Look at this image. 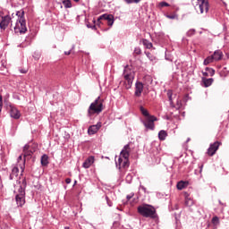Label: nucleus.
Wrapping results in <instances>:
<instances>
[{
	"label": "nucleus",
	"instance_id": "nucleus-21",
	"mask_svg": "<svg viewBox=\"0 0 229 229\" xmlns=\"http://www.w3.org/2000/svg\"><path fill=\"white\" fill-rule=\"evenodd\" d=\"M202 83L204 84V87H206V88L210 87V85H212V83H214V79H212V78L207 79L205 77H202Z\"/></svg>",
	"mask_w": 229,
	"mask_h": 229
},
{
	"label": "nucleus",
	"instance_id": "nucleus-33",
	"mask_svg": "<svg viewBox=\"0 0 229 229\" xmlns=\"http://www.w3.org/2000/svg\"><path fill=\"white\" fill-rule=\"evenodd\" d=\"M211 223L214 225V226H217V225H219V216H214Z\"/></svg>",
	"mask_w": 229,
	"mask_h": 229
},
{
	"label": "nucleus",
	"instance_id": "nucleus-11",
	"mask_svg": "<svg viewBox=\"0 0 229 229\" xmlns=\"http://www.w3.org/2000/svg\"><path fill=\"white\" fill-rule=\"evenodd\" d=\"M130 144L125 145L120 153L119 158L130 160Z\"/></svg>",
	"mask_w": 229,
	"mask_h": 229
},
{
	"label": "nucleus",
	"instance_id": "nucleus-23",
	"mask_svg": "<svg viewBox=\"0 0 229 229\" xmlns=\"http://www.w3.org/2000/svg\"><path fill=\"white\" fill-rule=\"evenodd\" d=\"M142 44L146 49H151L153 47V43H151L149 40L143 38L142 39Z\"/></svg>",
	"mask_w": 229,
	"mask_h": 229
},
{
	"label": "nucleus",
	"instance_id": "nucleus-32",
	"mask_svg": "<svg viewBox=\"0 0 229 229\" xmlns=\"http://www.w3.org/2000/svg\"><path fill=\"white\" fill-rule=\"evenodd\" d=\"M132 180H133V175L131 174H129L126 175L125 177L126 183H131Z\"/></svg>",
	"mask_w": 229,
	"mask_h": 229
},
{
	"label": "nucleus",
	"instance_id": "nucleus-36",
	"mask_svg": "<svg viewBox=\"0 0 229 229\" xmlns=\"http://www.w3.org/2000/svg\"><path fill=\"white\" fill-rule=\"evenodd\" d=\"M32 56L34 58V60H40V54H39V52H34Z\"/></svg>",
	"mask_w": 229,
	"mask_h": 229
},
{
	"label": "nucleus",
	"instance_id": "nucleus-31",
	"mask_svg": "<svg viewBox=\"0 0 229 229\" xmlns=\"http://www.w3.org/2000/svg\"><path fill=\"white\" fill-rule=\"evenodd\" d=\"M167 98H168L170 105H173V90L169 89L167 91Z\"/></svg>",
	"mask_w": 229,
	"mask_h": 229
},
{
	"label": "nucleus",
	"instance_id": "nucleus-9",
	"mask_svg": "<svg viewBox=\"0 0 229 229\" xmlns=\"http://www.w3.org/2000/svg\"><path fill=\"white\" fill-rule=\"evenodd\" d=\"M209 6L208 0L199 2V10H197V12L199 13H208Z\"/></svg>",
	"mask_w": 229,
	"mask_h": 229
},
{
	"label": "nucleus",
	"instance_id": "nucleus-55",
	"mask_svg": "<svg viewBox=\"0 0 229 229\" xmlns=\"http://www.w3.org/2000/svg\"><path fill=\"white\" fill-rule=\"evenodd\" d=\"M74 3H80V0H73Z\"/></svg>",
	"mask_w": 229,
	"mask_h": 229
},
{
	"label": "nucleus",
	"instance_id": "nucleus-56",
	"mask_svg": "<svg viewBox=\"0 0 229 229\" xmlns=\"http://www.w3.org/2000/svg\"><path fill=\"white\" fill-rule=\"evenodd\" d=\"M18 158H19V160H21V158H22V156H20Z\"/></svg>",
	"mask_w": 229,
	"mask_h": 229
},
{
	"label": "nucleus",
	"instance_id": "nucleus-38",
	"mask_svg": "<svg viewBox=\"0 0 229 229\" xmlns=\"http://www.w3.org/2000/svg\"><path fill=\"white\" fill-rule=\"evenodd\" d=\"M146 56L148 57V59H150L151 62H153V60H155V57H153V55H151V53L149 52H145Z\"/></svg>",
	"mask_w": 229,
	"mask_h": 229
},
{
	"label": "nucleus",
	"instance_id": "nucleus-20",
	"mask_svg": "<svg viewBox=\"0 0 229 229\" xmlns=\"http://www.w3.org/2000/svg\"><path fill=\"white\" fill-rule=\"evenodd\" d=\"M41 165L43 167H47V165H49V157L47 154H44L41 157Z\"/></svg>",
	"mask_w": 229,
	"mask_h": 229
},
{
	"label": "nucleus",
	"instance_id": "nucleus-53",
	"mask_svg": "<svg viewBox=\"0 0 229 229\" xmlns=\"http://www.w3.org/2000/svg\"><path fill=\"white\" fill-rule=\"evenodd\" d=\"M21 74H26V71H24V70H21Z\"/></svg>",
	"mask_w": 229,
	"mask_h": 229
},
{
	"label": "nucleus",
	"instance_id": "nucleus-59",
	"mask_svg": "<svg viewBox=\"0 0 229 229\" xmlns=\"http://www.w3.org/2000/svg\"><path fill=\"white\" fill-rule=\"evenodd\" d=\"M14 15H15V14H14V13H13V14H12V17H14Z\"/></svg>",
	"mask_w": 229,
	"mask_h": 229
},
{
	"label": "nucleus",
	"instance_id": "nucleus-52",
	"mask_svg": "<svg viewBox=\"0 0 229 229\" xmlns=\"http://www.w3.org/2000/svg\"><path fill=\"white\" fill-rule=\"evenodd\" d=\"M210 69H211L210 67H206V68H205L206 72H208V71H209Z\"/></svg>",
	"mask_w": 229,
	"mask_h": 229
},
{
	"label": "nucleus",
	"instance_id": "nucleus-17",
	"mask_svg": "<svg viewBox=\"0 0 229 229\" xmlns=\"http://www.w3.org/2000/svg\"><path fill=\"white\" fill-rule=\"evenodd\" d=\"M211 56H213V60L215 61V62H219L220 60H223V56H224V55H223V51H221V50H216L214 53H213V55H211Z\"/></svg>",
	"mask_w": 229,
	"mask_h": 229
},
{
	"label": "nucleus",
	"instance_id": "nucleus-29",
	"mask_svg": "<svg viewBox=\"0 0 229 229\" xmlns=\"http://www.w3.org/2000/svg\"><path fill=\"white\" fill-rule=\"evenodd\" d=\"M63 4L64 8H72V2L71 0H63Z\"/></svg>",
	"mask_w": 229,
	"mask_h": 229
},
{
	"label": "nucleus",
	"instance_id": "nucleus-10",
	"mask_svg": "<svg viewBox=\"0 0 229 229\" xmlns=\"http://www.w3.org/2000/svg\"><path fill=\"white\" fill-rule=\"evenodd\" d=\"M220 145H221V143L219 141H216L213 144H211L209 146V148H208V155L209 157H214V155H216V151H217V149H219Z\"/></svg>",
	"mask_w": 229,
	"mask_h": 229
},
{
	"label": "nucleus",
	"instance_id": "nucleus-42",
	"mask_svg": "<svg viewBox=\"0 0 229 229\" xmlns=\"http://www.w3.org/2000/svg\"><path fill=\"white\" fill-rule=\"evenodd\" d=\"M75 46L72 45V49H70L69 51H65L64 55H66V56H69V55H71V53H72V49H74Z\"/></svg>",
	"mask_w": 229,
	"mask_h": 229
},
{
	"label": "nucleus",
	"instance_id": "nucleus-5",
	"mask_svg": "<svg viewBox=\"0 0 229 229\" xmlns=\"http://www.w3.org/2000/svg\"><path fill=\"white\" fill-rule=\"evenodd\" d=\"M101 21H107V25L112 27L114 26V22L115 20H114V16L112 14H102L100 15L97 20V26H101L102 22Z\"/></svg>",
	"mask_w": 229,
	"mask_h": 229
},
{
	"label": "nucleus",
	"instance_id": "nucleus-19",
	"mask_svg": "<svg viewBox=\"0 0 229 229\" xmlns=\"http://www.w3.org/2000/svg\"><path fill=\"white\" fill-rule=\"evenodd\" d=\"M19 176V167L14 166L12 169V173L9 175V180H14V178H17Z\"/></svg>",
	"mask_w": 229,
	"mask_h": 229
},
{
	"label": "nucleus",
	"instance_id": "nucleus-39",
	"mask_svg": "<svg viewBox=\"0 0 229 229\" xmlns=\"http://www.w3.org/2000/svg\"><path fill=\"white\" fill-rule=\"evenodd\" d=\"M165 18L174 20L176 19V14H165Z\"/></svg>",
	"mask_w": 229,
	"mask_h": 229
},
{
	"label": "nucleus",
	"instance_id": "nucleus-4",
	"mask_svg": "<svg viewBox=\"0 0 229 229\" xmlns=\"http://www.w3.org/2000/svg\"><path fill=\"white\" fill-rule=\"evenodd\" d=\"M138 213L143 217H150V219H157V210L149 205H140L138 207Z\"/></svg>",
	"mask_w": 229,
	"mask_h": 229
},
{
	"label": "nucleus",
	"instance_id": "nucleus-41",
	"mask_svg": "<svg viewBox=\"0 0 229 229\" xmlns=\"http://www.w3.org/2000/svg\"><path fill=\"white\" fill-rule=\"evenodd\" d=\"M28 185V182H26V178H23L22 181H21V187H24V189H26Z\"/></svg>",
	"mask_w": 229,
	"mask_h": 229
},
{
	"label": "nucleus",
	"instance_id": "nucleus-16",
	"mask_svg": "<svg viewBox=\"0 0 229 229\" xmlns=\"http://www.w3.org/2000/svg\"><path fill=\"white\" fill-rule=\"evenodd\" d=\"M15 201L17 207L22 208L26 203V196L15 195Z\"/></svg>",
	"mask_w": 229,
	"mask_h": 229
},
{
	"label": "nucleus",
	"instance_id": "nucleus-54",
	"mask_svg": "<svg viewBox=\"0 0 229 229\" xmlns=\"http://www.w3.org/2000/svg\"><path fill=\"white\" fill-rule=\"evenodd\" d=\"M201 171H203V165L200 166L199 173H201Z\"/></svg>",
	"mask_w": 229,
	"mask_h": 229
},
{
	"label": "nucleus",
	"instance_id": "nucleus-8",
	"mask_svg": "<svg viewBox=\"0 0 229 229\" xmlns=\"http://www.w3.org/2000/svg\"><path fill=\"white\" fill-rule=\"evenodd\" d=\"M115 165L117 169H127V167H130V159H123V157H119L118 161H115Z\"/></svg>",
	"mask_w": 229,
	"mask_h": 229
},
{
	"label": "nucleus",
	"instance_id": "nucleus-34",
	"mask_svg": "<svg viewBox=\"0 0 229 229\" xmlns=\"http://www.w3.org/2000/svg\"><path fill=\"white\" fill-rule=\"evenodd\" d=\"M196 34V30L194 29H191L187 31L186 35L187 37H192Z\"/></svg>",
	"mask_w": 229,
	"mask_h": 229
},
{
	"label": "nucleus",
	"instance_id": "nucleus-47",
	"mask_svg": "<svg viewBox=\"0 0 229 229\" xmlns=\"http://www.w3.org/2000/svg\"><path fill=\"white\" fill-rule=\"evenodd\" d=\"M71 182H72V180H71V178L65 179V183L69 184V183H71Z\"/></svg>",
	"mask_w": 229,
	"mask_h": 229
},
{
	"label": "nucleus",
	"instance_id": "nucleus-26",
	"mask_svg": "<svg viewBox=\"0 0 229 229\" xmlns=\"http://www.w3.org/2000/svg\"><path fill=\"white\" fill-rule=\"evenodd\" d=\"M213 62H216L214 60V57L212 55H209L206 59H204L203 65H208V64H212Z\"/></svg>",
	"mask_w": 229,
	"mask_h": 229
},
{
	"label": "nucleus",
	"instance_id": "nucleus-18",
	"mask_svg": "<svg viewBox=\"0 0 229 229\" xmlns=\"http://www.w3.org/2000/svg\"><path fill=\"white\" fill-rule=\"evenodd\" d=\"M92 164H94V157L90 156L83 162L82 167H84V169H89Z\"/></svg>",
	"mask_w": 229,
	"mask_h": 229
},
{
	"label": "nucleus",
	"instance_id": "nucleus-12",
	"mask_svg": "<svg viewBox=\"0 0 229 229\" xmlns=\"http://www.w3.org/2000/svg\"><path fill=\"white\" fill-rule=\"evenodd\" d=\"M142 90H144V84L140 81L135 83V92L134 95L136 98H140L142 96Z\"/></svg>",
	"mask_w": 229,
	"mask_h": 229
},
{
	"label": "nucleus",
	"instance_id": "nucleus-22",
	"mask_svg": "<svg viewBox=\"0 0 229 229\" xmlns=\"http://www.w3.org/2000/svg\"><path fill=\"white\" fill-rule=\"evenodd\" d=\"M184 204L185 207H192V205H194V200L189 195H186Z\"/></svg>",
	"mask_w": 229,
	"mask_h": 229
},
{
	"label": "nucleus",
	"instance_id": "nucleus-14",
	"mask_svg": "<svg viewBox=\"0 0 229 229\" xmlns=\"http://www.w3.org/2000/svg\"><path fill=\"white\" fill-rule=\"evenodd\" d=\"M10 115L13 119H21V111L15 106H11Z\"/></svg>",
	"mask_w": 229,
	"mask_h": 229
},
{
	"label": "nucleus",
	"instance_id": "nucleus-48",
	"mask_svg": "<svg viewBox=\"0 0 229 229\" xmlns=\"http://www.w3.org/2000/svg\"><path fill=\"white\" fill-rule=\"evenodd\" d=\"M202 75L207 78V76H209L208 75V72H202Z\"/></svg>",
	"mask_w": 229,
	"mask_h": 229
},
{
	"label": "nucleus",
	"instance_id": "nucleus-1",
	"mask_svg": "<svg viewBox=\"0 0 229 229\" xmlns=\"http://www.w3.org/2000/svg\"><path fill=\"white\" fill-rule=\"evenodd\" d=\"M15 15H17L18 19L13 28L14 33H20L21 35H23V33L28 31V28L26 27V18L24 17V10L17 11Z\"/></svg>",
	"mask_w": 229,
	"mask_h": 229
},
{
	"label": "nucleus",
	"instance_id": "nucleus-25",
	"mask_svg": "<svg viewBox=\"0 0 229 229\" xmlns=\"http://www.w3.org/2000/svg\"><path fill=\"white\" fill-rule=\"evenodd\" d=\"M167 137V131H164V130H161L159 132H158V139L159 140H165Z\"/></svg>",
	"mask_w": 229,
	"mask_h": 229
},
{
	"label": "nucleus",
	"instance_id": "nucleus-3",
	"mask_svg": "<svg viewBox=\"0 0 229 229\" xmlns=\"http://www.w3.org/2000/svg\"><path fill=\"white\" fill-rule=\"evenodd\" d=\"M123 76L125 85V89L128 90L131 89V86L133 85V80H135V72L131 71V68H130V65L126 64L123 65Z\"/></svg>",
	"mask_w": 229,
	"mask_h": 229
},
{
	"label": "nucleus",
	"instance_id": "nucleus-44",
	"mask_svg": "<svg viewBox=\"0 0 229 229\" xmlns=\"http://www.w3.org/2000/svg\"><path fill=\"white\" fill-rule=\"evenodd\" d=\"M106 201L108 207H112L113 203H112V200H110V199L108 198V196H106Z\"/></svg>",
	"mask_w": 229,
	"mask_h": 229
},
{
	"label": "nucleus",
	"instance_id": "nucleus-46",
	"mask_svg": "<svg viewBox=\"0 0 229 229\" xmlns=\"http://www.w3.org/2000/svg\"><path fill=\"white\" fill-rule=\"evenodd\" d=\"M124 2L127 4H131L133 2V0H124Z\"/></svg>",
	"mask_w": 229,
	"mask_h": 229
},
{
	"label": "nucleus",
	"instance_id": "nucleus-6",
	"mask_svg": "<svg viewBox=\"0 0 229 229\" xmlns=\"http://www.w3.org/2000/svg\"><path fill=\"white\" fill-rule=\"evenodd\" d=\"M155 121H157V118L155 115H152L145 120H141V123L145 126L146 130H155Z\"/></svg>",
	"mask_w": 229,
	"mask_h": 229
},
{
	"label": "nucleus",
	"instance_id": "nucleus-30",
	"mask_svg": "<svg viewBox=\"0 0 229 229\" xmlns=\"http://www.w3.org/2000/svg\"><path fill=\"white\" fill-rule=\"evenodd\" d=\"M86 26L90 30H98V28H96V20H93V24H91L90 22H87Z\"/></svg>",
	"mask_w": 229,
	"mask_h": 229
},
{
	"label": "nucleus",
	"instance_id": "nucleus-58",
	"mask_svg": "<svg viewBox=\"0 0 229 229\" xmlns=\"http://www.w3.org/2000/svg\"><path fill=\"white\" fill-rule=\"evenodd\" d=\"M219 204H220V205H223V203L221 202V200H219Z\"/></svg>",
	"mask_w": 229,
	"mask_h": 229
},
{
	"label": "nucleus",
	"instance_id": "nucleus-45",
	"mask_svg": "<svg viewBox=\"0 0 229 229\" xmlns=\"http://www.w3.org/2000/svg\"><path fill=\"white\" fill-rule=\"evenodd\" d=\"M3 110V95L0 94V114Z\"/></svg>",
	"mask_w": 229,
	"mask_h": 229
},
{
	"label": "nucleus",
	"instance_id": "nucleus-43",
	"mask_svg": "<svg viewBox=\"0 0 229 229\" xmlns=\"http://www.w3.org/2000/svg\"><path fill=\"white\" fill-rule=\"evenodd\" d=\"M135 196V193L131 192L129 195L126 196V199L127 201H130V199H131V198H133Z\"/></svg>",
	"mask_w": 229,
	"mask_h": 229
},
{
	"label": "nucleus",
	"instance_id": "nucleus-40",
	"mask_svg": "<svg viewBox=\"0 0 229 229\" xmlns=\"http://www.w3.org/2000/svg\"><path fill=\"white\" fill-rule=\"evenodd\" d=\"M209 76H214L216 74V70L214 68H210L209 71H208Z\"/></svg>",
	"mask_w": 229,
	"mask_h": 229
},
{
	"label": "nucleus",
	"instance_id": "nucleus-24",
	"mask_svg": "<svg viewBox=\"0 0 229 229\" xmlns=\"http://www.w3.org/2000/svg\"><path fill=\"white\" fill-rule=\"evenodd\" d=\"M140 112H141V114L144 115V117L148 118V117L153 116V115H150L148 109L144 108V106H140Z\"/></svg>",
	"mask_w": 229,
	"mask_h": 229
},
{
	"label": "nucleus",
	"instance_id": "nucleus-2",
	"mask_svg": "<svg viewBox=\"0 0 229 229\" xmlns=\"http://www.w3.org/2000/svg\"><path fill=\"white\" fill-rule=\"evenodd\" d=\"M105 100L101 99V97H98L94 102L90 104L88 108L87 117H92V115H99L103 112V103Z\"/></svg>",
	"mask_w": 229,
	"mask_h": 229
},
{
	"label": "nucleus",
	"instance_id": "nucleus-7",
	"mask_svg": "<svg viewBox=\"0 0 229 229\" xmlns=\"http://www.w3.org/2000/svg\"><path fill=\"white\" fill-rule=\"evenodd\" d=\"M10 22H12V16L9 14L5 16H0V29L1 30H6L8 26H10Z\"/></svg>",
	"mask_w": 229,
	"mask_h": 229
},
{
	"label": "nucleus",
	"instance_id": "nucleus-35",
	"mask_svg": "<svg viewBox=\"0 0 229 229\" xmlns=\"http://www.w3.org/2000/svg\"><path fill=\"white\" fill-rule=\"evenodd\" d=\"M158 6H159V8H165V7H167V6H170V4H169V3H167V2H160V3L158 4Z\"/></svg>",
	"mask_w": 229,
	"mask_h": 229
},
{
	"label": "nucleus",
	"instance_id": "nucleus-57",
	"mask_svg": "<svg viewBox=\"0 0 229 229\" xmlns=\"http://www.w3.org/2000/svg\"><path fill=\"white\" fill-rule=\"evenodd\" d=\"M76 183H78V182H77V181H74V185H76Z\"/></svg>",
	"mask_w": 229,
	"mask_h": 229
},
{
	"label": "nucleus",
	"instance_id": "nucleus-37",
	"mask_svg": "<svg viewBox=\"0 0 229 229\" xmlns=\"http://www.w3.org/2000/svg\"><path fill=\"white\" fill-rule=\"evenodd\" d=\"M142 54V50L140 49V47H135L134 48V55H141Z\"/></svg>",
	"mask_w": 229,
	"mask_h": 229
},
{
	"label": "nucleus",
	"instance_id": "nucleus-13",
	"mask_svg": "<svg viewBox=\"0 0 229 229\" xmlns=\"http://www.w3.org/2000/svg\"><path fill=\"white\" fill-rule=\"evenodd\" d=\"M101 126H102L101 122H98L95 125H90L88 129L89 135H96V132L99 131V130L101 129Z\"/></svg>",
	"mask_w": 229,
	"mask_h": 229
},
{
	"label": "nucleus",
	"instance_id": "nucleus-49",
	"mask_svg": "<svg viewBox=\"0 0 229 229\" xmlns=\"http://www.w3.org/2000/svg\"><path fill=\"white\" fill-rule=\"evenodd\" d=\"M140 188L141 191H143L144 192H146V187H144L143 185H140Z\"/></svg>",
	"mask_w": 229,
	"mask_h": 229
},
{
	"label": "nucleus",
	"instance_id": "nucleus-28",
	"mask_svg": "<svg viewBox=\"0 0 229 229\" xmlns=\"http://www.w3.org/2000/svg\"><path fill=\"white\" fill-rule=\"evenodd\" d=\"M18 192L19 194H16V196H26V188H24V186H20L18 189Z\"/></svg>",
	"mask_w": 229,
	"mask_h": 229
},
{
	"label": "nucleus",
	"instance_id": "nucleus-51",
	"mask_svg": "<svg viewBox=\"0 0 229 229\" xmlns=\"http://www.w3.org/2000/svg\"><path fill=\"white\" fill-rule=\"evenodd\" d=\"M133 3H135L136 4L140 3V0H133Z\"/></svg>",
	"mask_w": 229,
	"mask_h": 229
},
{
	"label": "nucleus",
	"instance_id": "nucleus-50",
	"mask_svg": "<svg viewBox=\"0 0 229 229\" xmlns=\"http://www.w3.org/2000/svg\"><path fill=\"white\" fill-rule=\"evenodd\" d=\"M138 201H139V197L133 199V203H138Z\"/></svg>",
	"mask_w": 229,
	"mask_h": 229
},
{
	"label": "nucleus",
	"instance_id": "nucleus-15",
	"mask_svg": "<svg viewBox=\"0 0 229 229\" xmlns=\"http://www.w3.org/2000/svg\"><path fill=\"white\" fill-rule=\"evenodd\" d=\"M33 153H34V151L30 148V145L29 144H26L23 147L24 158H31V157L33 156Z\"/></svg>",
	"mask_w": 229,
	"mask_h": 229
},
{
	"label": "nucleus",
	"instance_id": "nucleus-27",
	"mask_svg": "<svg viewBox=\"0 0 229 229\" xmlns=\"http://www.w3.org/2000/svg\"><path fill=\"white\" fill-rule=\"evenodd\" d=\"M187 187V182L181 181L179 182H177V189L178 191H182V189H185Z\"/></svg>",
	"mask_w": 229,
	"mask_h": 229
}]
</instances>
